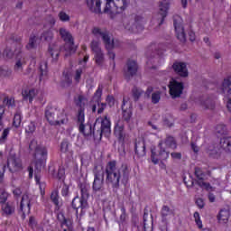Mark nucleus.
Segmentation results:
<instances>
[{"label":"nucleus","instance_id":"obj_1","mask_svg":"<svg viewBox=\"0 0 231 231\" xmlns=\"http://www.w3.org/2000/svg\"><path fill=\"white\" fill-rule=\"evenodd\" d=\"M131 169L125 162L122 163L121 167L116 165V161H110L106 163L105 171L102 165H96L93 169L94 181L92 189L94 192H102L104 190V176L106 174V183L111 185L114 192L120 189V180L129 178Z\"/></svg>","mask_w":231,"mask_h":231},{"label":"nucleus","instance_id":"obj_2","mask_svg":"<svg viewBox=\"0 0 231 231\" xmlns=\"http://www.w3.org/2000/svg\"><path fill=\"white\" fill-rule=\"evenodd\" d=\"M79 132L86 137L93 136L94 140H102V136L107 137L111 134V120L107 116L98 117L94 124V128L89 124H81Z\"/></svg>","mask_w":231,"mask_h":231},{"label":"nucleus","instance_id":"obj_3","mask_svg":"<svg viewBox=\"0 0 231 231\" xmlns=\"http://www.w3.org/2000/svg\"><path fill=\"white\" fill-rule=\"evenodd\" d=\"M102 3H106L105 14H122L127 8V0H87L88 8L94 14H100Z\"/></svg>","mask_w":231,"mask_h":231},{"label":"nucleus","instance_id":"obj_4","mask_svg":"<svg viewBox=\"0 0 231 231\" xmlns=\"http://www.w3.org/2000/svg\"><path fill=\"white\" fill-rule=\"evenodd\" d=\"M81 197H75L72 200V208L76 210L77 217H82L84 214H86V210H88L89 204H88V199L89 198V184L86 182L80 183L79 185Z\"/></svg>","mask_w":231,"mask_h":231},{"label":"nucleus","instance_id":"obj_5","mask_svg":"<svg viewBox=\"0 0 231 231\" xmlns=\"http://www.w3.org/2000/svg\"><path fill=\"white\" fill-rule=\"evenodd\" d=\"M31 151H35V174L41 172L43 167L46 165V158H48V150L42 145L37 144V141L32 140L29 144Z\"/></svg>","mask_w":231,"mask_h":231},{"label":"nucleus","instance_id":"obj_6","mask_svg":"<svg viewBox=\"0 0 231 231\" xmlns=\"http://www.w3.org/2000/svg\"><path fill=\"white\" fill-rule=\"evenodd\" d=\"M45 117L51 125H64L68 124V115L64 108H47Z\"/></svg>","mask_w":231,"mask_h":231},{"label":"nucleus","instance_id":"obj_7","mask_svg":"<svg viewBox=\"0 0 231 231\" xmlns=\"http://www.w3.org/2000/svg\"><path fill=\"white\" fill-rule=\"evenodd\" d=\"M91 32L95 37H101L106 50H113V48H115V41L111 40L107 30L100 27H93Z\"/></svg>","mask_w":231,"mask_h":231},{"label":"nucleus","instance_id":"obj_8","mask_svg":"<svg viewBox=\"0 0 231 231\" xmlns=\"http://www.w3.org/2000/svg\"><path fill=\"white\" fill-rule=\"evenodd\" d=\"M125 28L128 30V32H132V33H138L143 30V23H142L141 16H135L134 18H131L125 22Z\"/></svg>","mask_w":231,"mask_h":231},{"label":"nucleus","instance_id":"obj_9","mask_svg":"<svg viewBox=\"0 0 231 231\" xmlns=\"http://www.w3.org/2000/svg\"><path fill=\"white\" fill-rule=\"evenodd\" d=\"M33 203V198L28 193H24L20 200L18 210L23 214H30L32 210V205Z\"/></svg>","mask_w":231,"mask_h":231},{"label":"nucleus","instance_id":"obj_10","mask_svg":"<svg viewBox=\"0 0 231 231\" xmlns=\"http://www.w3.org/2000/svg\"><path fill=\"white\" fill-rule=\"evenodd\" d=\"M59 33L61 37L62 40H64V42H66L65 44V50H68L69 51H75V42H73V36H71V33L69 32V31H68V29L61 27L59 30Z\"/></svg>","mask_w":231,"mask_h":231},{"label":"nucleus","instance_id":"obj_11","mask_svg":"<svg viewBox=\"0 0 231 231\" xmlns=\"http://www.w3.org/2000/svg\"><path fill=\"white\" fill-rule=\"evenodd\" d=\"M162 55H163V51H158V47H156V45H152L146 51V57L152 64L160 63Z\"/></svg>","mask_w":231,"mask_h":231},{"label":"nucleus","instance_id":"obj_12","mask_svg":"<svg viewBox=\"0 0 231 231\" xmlns=\"http://www.w3.org/2000/svg\"><path fill=\"white\" fill-rule=\"evenodd\" d=\"M100 97H102V88L98 87V88L97 89V91L93 97V100H95V102H97V104H94L92 106V112L96 113L97 107L98 115H102V113H104V109H106V105L105 103H100Z\"/></svg>","mask_w":231,"mask_h":231},{"label":"nucleus","instance_id":"obj_13","mask_svg":"<svg viewBox=\"0 0 231 231\" xmlns=\"http://www.w3.org/2000/svg\"><path fill=\"white\" fill-rule=\"evenodd\" d=\"M7 167L10 172H17L23 171V161L17 155H11L7 159Z\"/></svg>","mask_w":231,"mask_h":231},{"label":"nucleus","instance_id":"obj_14","mask_svg":"<svg viewBox=\"0 0 231 231\" xmlns=\"http://www.w3.org/2000/svg\"><path fill=\"white\" fill-rule=\"evenodd\" d=\"M175 32L177 33V39L180 42H185L187 41L185 29L183 28V20L179 15L175 16Z\"/></svg>","mask_w":231,"mask_h":231},{"label":"nucleus","instance_id":"obj_15","mask_svg":"<svg viewBox=\"0 0 231 231\" xmlns=\"http://www.w3.org/2000/svg\"><path fill=\"white\" fill-rule=\"evenodd\" d=\"M195 176L197 178V184L201 189H205L206 190H210L212 189V186H210V183L205 181V173L201 169L196 168L195 169Z\"/></svg>","mask_w":231,"mask_h":231},{"label":"nucleus","instance_id":"obj_16","mask_svg":"<svg viewBox=\"0 0 231 231\" xmlns=\"http://www.w3.org/2000/svg\"><path fill=\"white\" fill-rule=\"evenodd\" d=\"M122 111L123 119L125 122H129L131 120V116H133V110L131 109V102H129V97L123 98Z\"/></svg>","mask_w":231,"mask_h":231},{"label":"nucleus","instance_id":"obj_17","mask_svg":"<svg viewBox=\"0 0 231 231\" xmlns=\"http://www.w3.org/2000/svg\"><path fill=\"white\" fill-rule=\"evenodd\" d=\"M22 48L23 45H21V43H17V49L14 51V55L16 56L14 71H17V73H21V71H23V66H24V58H23V55H21Z\"/></svg>","mask_w":231,"mask_h":231},{"label":"nucleus","instance_id":"obj_18","mask_svg":"<svg viewBox=\"0 0 231 231\" xmlns=\"http://www.w3.org/2000/svg\"><path fill=\"white\" fill-rule=\"evenodd\" d=\"M152 162L154 165H158L160 162H164V160H167L169 158V152L165 151L164 149L161 148V150L156 153V152L152 151Z\"/></svg>","mask_w":231,"mask_h":231},{"label":"nucleus","instance_id":"obj_19","mask_svg":"<svg viewBox=\"0 0 231 231\" xmlns=\"http://www.w3.org/2000/svg\"><path fill=\"white\" fill-rule=\"evenodd\" d=\"M224 152L231 153V137H222L220 139L217 150H215V152Z\"/></svg>","mask_w":231,"mask_h":231},{"label":"nucleus","instance_id":"obj_20","mask_svg":"<svg viewBox=\"0 0 231 231\" xmlns=\"http://www.w3.org/2000/svg\"><path fill=\"white\" fill-rule=\"evenodd\" d=\"M174 71L179 74L180 77L187 79L189 77V69H187V63L182 61L174 62Z\"/></svg>","mask_w":231,"mask_h":231},{"label":"nucleus","instance_id":"obj_21","mask_svg":"<svg viewBox=\"0 0 231 231\" xmlns=\"http://www.w3.org/2000/svg\"><path fill=\"white\" fill-rule=\"evenodd\" d=\"M169 0H162L159 5V26L163 23L164 19L167 17V14L169 12Z\"/></svg>","mask_w":231,"mask_h":231},{"label":"nucleus","instance_id":"obj_22","mask_svg":"<svg viewBox=\"0 0 231 231\" xmlns=\"http://www.w3.org/2000/svg\"><path fill=\"white\" fill-rule=\"evenodd\" d=\"M77 106L79 107L77 120H78V124L81 125V124H84V120H85L84 107L86 106V103L84 102V99L82 97H79Z\"/></svg>","mask_w":231,"mask_h":231},{"label":"nucleus","instance_id":"obj_23","mask_svg":"<svg viewBox=\"0 0 231 231\" xmlns=\"http://www.w3.org/2000/svg\"><path fill=\"white\" fill-rule=\"evenodd\" d=\"M58 219L60 223L61 230H63V231H75L73 229V222L71 221V219L65 218L63 214L59 215Z\"/></svg>","mask_w":231,"mask_h":231},{"label":"nucleus","instance_id":"obj_24","mask_svg":"<svg viewBox=\"0 0 231 231\" xmlns=\"http://www.w3.org/2000/svg\"><path fill=\"white\" fill-rule=\"evenodd\" d=\"M196 104L201 106L203 109H209L212 110L216 107V102L212 97H203L196 101Z\"/></svg>","mask_w":231,"mask_h":231},{"label":"nucleus","instance_id":"obj_25","mask_svg":"<svg viewBox=\"0 0 231 231\" xmlns=\"http://www.w3.org/2000/svg\"><path fill=\"white\" fill-rule=\"evenodd\" d=\"M137 71H138V64H136V61L129 60L127 62L126 70L125 71V75L126 79H131V77H134Z\"/></svg>","mask_w":231,"mask_h":231},{"label":"nucleus","instance_id":"obj_26","mask_svg":"<svg viewBox=\"0 0 231 231\" xmlns=\"http://www.w3.org/2000/svg\"><path fill=\"white\" fill-rule=\"evenodd\" d=\"M218 89L224 97H229L231 95V77L225 79Z\"/></svg>","mask_w":231,"mask_h":231},{"label":"nucleus","instance_id":"obj_27","mask_svg":"<svg viewBox=\"0 0 231 231\" xmlns=\"http://www.w3.org/2000/svg\"><path fill=\"white\" fill-rule=\"evenodd\" d=\"M114 134L120 140V142H124L125 138V132H124V123L117 122L115 126Z\"/></svg>","mask_w":231,"mask_h":231},{"label":"nucleus","instance_id":"obj_28","mask_svg":"<svg viewBox=\"0 0 231 231\" xmlns=\"http://www.w3.org/2000/svg\"><path fill=\"white\" fill-rule=\"evenodd\" d=\"M2 210L5 216H12L15 212V202L8 201L6 203H3Z\"/></svg>","mask_w":231,"mask_h":231},{"label":"nucleus","instance_id":"obj_29","mask_svg":"<svg viewBox=\"0 0 231 231\" xmlns=\"http://www.w3.org/2000/svg\"><path fill=\"white\" fill-rule=\"evenodd\" d=\"M134 149L138 156H145V142L143 140L136 141Z\"/></svg>","mask_w":231,"mask_h":231},{"label":"nucleus","instance_id":"obj_30","mask_svg":"<svg viewBox=\"0 0 231 231\" xmlns=\"http://www.w3.org/2000/svg\"><path fill=\"white\" fill-rule=\"evenodd\" d=\"M229 218H230L229 208H223L219 211V214L217 215V219L219 223H227Z\"/></svg>","mask_w":231,"mask_h":231},{"label":"nucleus","instance_id":"obj_31","mask_svg":"<svg viewBox=\"0 0 231 231\" xmlns=\"http://www.w3.org/2000/svg\"><path fill=\"white\" fill-rule=\"evenodd\" d=\"M185 88L183 82L174 80V98H180L183 94V89Z\"/></svg>","mask_w":231,"mask_h":231},{"label":"nucleus","instance_id":"obj_32","mask_svg":"<svg viewBox=\"0 0 231 231\" xmlns=\"http://www.w3.org/2000/svg\"><path fill=\"white\" fill-rule=\"evenodd\" d=\"M94 60L97 66L102 68L104 66V62H106V57L104 56V51H101L100 52L94 53Z\"/></svg>","mask_w":231,"mask_h":231},{"label":"nucleus","instance_id":"obj_33","mask_svg":"<svg viewBox=\"0 0 231 231\" xmlns=\"http://www.w3.org/2000/svg\"><path fill=\"white\" fill-rule=\"evenodd\" d=\"M35 95V89H25L22 92V97H23V100H29V102H32V100H33Z\"/></svg>","mask_w":231,"mask_h":231},{"label":"nucleus","instance_id":"obj_34","mask_svg":"<svg viewBox=\"0 0 231 231\" xmlns=\"http://www.w3.org/2000/svg\"><path fill=\"white\" fill-rule=\"evenodd\" d=\"M37 41H39L37 36L31 35V37L29 39V42L26 45L27 50H33V48H37Z\"/></svg>","mask_w":231,"mask_h":231},{"label":"nucleus","instance_id":"obj_35","mask_svg":"<svg viewBox=\"0 0 231 231\" xmlns=\"http://www.w3.org/2000/svg\"><path fill=\"white\" fill-rule=\"evenodd\" d=\"M46 75H48V63L44 61L40 65V80H42V78Z\"/></svg>","mask_w":231,"mask_h":231},{"label":"nucleus","instance_id":"obj_36","mask_svg":"<svg viewBox=\"0 0 231 231\" xmlns=\"http://www.w3.org/2000/svg\"><path fill=\"white\" fill-rule=\"evenodd\" d=\"M90 48L93 53H98L102 51V48L100 47V42L97 40H93L90 43Z\"/></svg>","mask_w":231,"mask_h":231},{"label":"nucleus","instance_id":"obj_37","mask_svg":"<svg viewBox=\"0 0 231 231\" xmlns=\"http://www.w3.org/2000/svg\"><path fill=\"white\" fill-rule=\"evenodd\" d=\"M161 214L162 216V221H165V219H167V217H169L170 216H172V209H171L167 206H163L162 208Z\"/></svg>","mask_w":231,"mask_h":231},{"label":"nucleus","instance_id":"obj_38","mask_svg":"<svg viewBox=\"0 0 231 231\" xmlns=\"http://www.w3.org/2000/svg\"><path fill=\"white\" fill-rule=\"evenodd\" d=\"M12 76V69L10 68L4 66L0 67V77L8 78Z\"/></svg>","mask_w":231,"mask_h":231},{"label":"nucleus","instance_id":"obj_39","mask_svg":"<svg viewBox=\"0 0 231 231\" xmlns=\"http://www.w3.org/2000/svg\"><path fill=\"white\" fill-rule=\"evenodd\" d=\"M69 147H71V143L67 139H64L60 143L61 152H69Z\"/></svg>","mask_w":231,"mask_h":231},{"label":"nucleus","instance_id":"obj_40","mask_svg":"<svg viewBox=\"0 0 231 231\" xmlns=\"http://www.w3.org/2000/svg\"><path fill=\"white\" fill-rule=\"evenodd\" d=\"M22 122H23V116H21V113L17 112L14 115L13 125H14V127H20Z\"/></svg>","mask_w":231,"mask_h":231},{"label":"nucleus","instance_id":"obj_41","mask_svg":"<svg viewBox=\"0 0 231 231\" xmlns=\"http://www.w3.org/2000/svg\"><path fill=\"white\" fill-rule=\"evenodd\" d=\"M46 21L47 23L44 25L45 28H47V30H51V28L55 26V23L57 20H55V17H53L52 15H49Z\"/></svg>","mask_w":231,"mask_h":231},{"label":"nucleus","instance_id":"obj_42","mask_svg":"<svg viewBox=\"0 0 231 231\" xmlns=\"http://www.w3.org/2000/svg\"><path fill=\"white\" fill-rule=\"evenodd\" d=\"M51 199L56 207H59V190L55 189L51 193Z\"/></svg>","mask_w":231,"mask_h":231},{"label":"nucleus","instance_id":"obj_43","mask_svg":"<svg viewBox=\"0 0 231 231\" xmlns=\"http://www.w3.org/2000/svg\"><path fill=\"white\" fill-rule=\"evenodd\" d=\"M82 68H79L78 69L75 70L73 77H74V80L77 84H79V82H80V79H82Z\"/></svg>","mask_w":231,"mask_h":231},{"label":"nucleus","instance_id":"obj_44","mask_svg":"<svg viewBox=\"0 0 231 231\" xmlns=\"http://www.w3.org/2000/svg\"><path fill=\"white\" fill-rule=\"evenodd\" d=\"M162 98V92L156 91L152 94V104H158Z\"/></svg>","mask_w":231,"mask_h":231},{"label":"nucleus","instance_id":"obj_45","mask_svg":"<svg viewBox=\"0 0 231 231\" xmlns=\"http://www.w3.org/2000/svg\"><path fill=\"white\" fill-rule=\"evenodd\" d=\"M35 123L30 122L26 126H25V133H28L29 134H33L35 133Z\"/></svg>","mask_w":231,"mask_h":231},{"label":"nucleus","instance_id":"obj_46","mask_svg":"<svg viewBox=\"0 0 231 231\" xmlns=\"http://www.w3.org/2000/svg\"><path fill=\"white\" fill-rule=\"evenodd\" d=\"M42 39H43V41H47V42H50V41H51V39H53V32H51V31H50V30L44 32L42 34Z\"/></svg>","mask_w":231,"mask_h":231},{"label":"nucleus","instance_id":"obj_47","mask_svg":"<svg viewBox=\"0 0 231 231\" xmlns=\"http://www.w3.org/2000/svg\"><path fill=\"white\" fill-rule=\"evenodd\" d=\"M6 199H8V193L5 189L0 188V203H6Z\"/></svg>","mask_w":231,"mask_h":231},{"label":"nucleus","instance_id":"obj_48","mask_svg":"<svg viewBox=\"0 0 231 231\" xmlns=\"http://www.w3.org/2000/svg\"><path fill=\"white\" fill-rule=\"evenodd\" d=\"M216 133L217 134H226V125H217L216 127Z\"/></svg>","mask_w":231,"mask_h":231},{"label":"nucleus","instance_id":"obj_49","mask_svg":"<svg viewBox=\"0 0 231 231\" xmlns=\"http://www.w3.org/2000/svg\"><path fill=\"white\" fill-rule=\"evenodd\" d=\"M133 93V97L134 98V100H138V98H140V97H142V93H143V91H142V89L138 88H134L132 90Z\"/></svg>","mask_w":231,"mask_h":231},{"label":"nucleus","instance_id":"obj_50","mask_svg":"<svg viewBox=\"0 0 231 231\" xmlns=\"http://www.w3.org/2000/svg\"><path fill=\"white\" fill-rule=\"evenodd\" d=\"M193 217L195 219L196 225L199 228H203V223L201 222V218H199V213L195 212L193 215Z\"/></svg>","mask_w":231,"mask_h":231},{"label":"nucleus","instance_id":"obj_51","mask_svg":"<svg viewBox=\"0 0 231 231\" xmlns=\"http://www.w3.org/2000/svg\"><path fill=\"white\" fill-rule=\"evenodd\" d=\"M61 196L63 198H69V186L64 184L61 189Z\"/></svg>","mask_w":231,"mask_h":231},{"label":"nucleus","instance_id":"obj_52","mask_svg":"<svg viewBox=\"0 0 231 231\" xmlns=\"http://www.w3.org/2000/svg\"><path fill=\"white\" fill-rule=\"evenodd\" d=\"M64 174H66L64 169L60 168L57 171V174H53V178H56L57 180H62V178H64Z\"/></svg>","mask_w":231,"mask_h":231},{"label":"nucleus","instance_id":"obj_53","mask_svg":"<svg viewBox=\"0 0 231 231\" xmlns=\"http://www.w3.org/2000/svg\"><path fill=\"white\" fill-rule=\"evenodd\" d=\"M58 17L60 20H61L63 23H66L68 21H69V15H68L66 13L64 12H60L58 14Z\"/></svg>","mask_w":231,"mask_h":231},{"label":"nucleus","instance_id":"obj_54","mask_svg":"<svg viewBox=\"0 0 231 231\" xmlns=\"http://www.w3.org/2000/svg\"><path fill=\"white\" fill-rule=\"evenodd\" d=\"M170 95L174 98V78L171 79L169 84Z\"/></svg>","mask_w":231,"mask_h":231},{"label":"nucleus","instance_id":"obj_55","mask_svg":"<svg viewBox=\"0 0 231 231\" xmlns=\"http://www.w3.org/2000/svg\"><path fill=\"white\" fill-rule=\"evenodd\" d=\"M125 219H127V214L125 213V208H121V215H120V222L125 223Z\"/></svg>","mask_w":231,"mask_h":231},{"label":"nucleus","instance_id":"obj_56","mask_svg":"<svg viewBox=\"0 0 231 231\" xmlns=\"http://www.w3.org/2000/svg\"><path fill=\"white\" fill-rule=\"evenodd\" d=\"M165 145H167V147H172V145H174V137L168 136L165 140Z\"/></svg>","mask_w":231,"mask_h":231},{"label":"nucleus","instance_id":"obj_57","mask_svg":"<svg viewBox=\"0 0 231 231\" xmlns=\"http://www.w3.org/2000/svg\"><path fill=\"white\" fill-rule=\"evenodd\" d=\"M5 169H6V166L0 167V183H5Z\"/></svg>","mask_w":231,"mask_h":231},{"label":"nucleus","instance_id":"obj_58","mask_svg":"<svg viewBox=\"0 0 231 231\" xmlns=\"http://www.w3.org/2000/svg\"><path fill=\"white\" fill-rule=\"evenodd\" d=\"M14 98L5 97L4 99V104H5V106H7L8 107H12L14 106Z\"/></svg>","mask_w":231,"mask_h":231},{"label":"nucleus","instance_id":"obj_59","mask_svg":"<svg viewBox=\"0 0 231 231\" xmlns=\"http://www.w3.org/2000/svg\"><path fill=\"white\" fill-rule=\"evenodd\" d=\"M196 205L199 207V208H203V207H205V201L203 199H197Z\"/></svg>","mask_w":231,"mask_h":231},{"label":"nucleus","instance_id":"obj_60","mask_svg":"<svg viewBox=\"0 0 231 231\" xmlns=\"http://www.w3.org/2000/svg\"><path fill=\"white\" fill-rule=\"evenodd\" d=\"M4 55H5L6 57H8V59H12V57H14V51L10 49H6L4 51Z\"/></svg>","mask_w":231,"mask_h":231},{"label":"nucleus","instance_id":"obj_61","mask_svg":"<svg viewBox=\"0 0 231 231\" xmlns=\"http://www.w3.org/2000/svg\"><path fill=\"white\" fill-rule=\"evenodd\" d=\"M106 102H107L108 106H110V107L115 106V97L108 96L106 97Z\"/></svg>","mask_w":231,"mask_h":231},{"label":"nucleus","instance_id":"obj_62","mask_svg":"<svg viewBox=\"0 0 231 231\" xmlns=\"http://www.w3.org/2000/svg\"><path fill=\"white\" fill-rule=\"evenodd\" d=\"M13 194L16 198H19V196H21V194H23V190H21V188H16L14 189Z\"/></svg>","mask_w":231,"mask_h":231},{"label":"nucleus","instance_id":"obj_63","mask_svg":"<svg viewBox=\"0 0 231 231\" xmlns=\"http://www.w3.org/2000/svg\"><path fill=\"white\" fill-rule=\"evenodd\" d=\"M8 134H10V130L6 128L4 130L0 140H6V137L8 136Z\"/></svg>","mask_w":231,"mask_h":231},{"label":"nucleus","instance_id":"obj_64","mask_svg":"<svg viewBox=\"0 0 231 231\" xmlns=\"http://www.w3.org/2000/svg\"><path fill=\"white\" fill-rule=\"evenodd\" d=\"M50 52L52 59H59V51H53V49H51Z\"/></svg>","mask_w":231,"mask_h":231}]
</instances>
